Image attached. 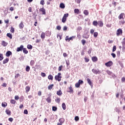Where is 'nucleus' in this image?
<instances>
[{"label": "nucleus", "mask_w": 125, "mask_h": 125, "mask_svg": "<svg viewBox=\"0 0 125 125\" xmlns=\"http://www.w3.org/2000/svg\"><path fill=\"white\" fill-rule=\"evenodd\" d=\"M61 79H62V76H61V73H59L58 75H56L55 76V79L56 81H58V82H61Z\"/></svg>", "instance_id": "f257e3e1"}, {"label": "nucleus", "mask_w": 125, "mask_h": 125, "mask_svg": "<svg viewBox=\"0 0 125 125\" xmlns=\"http://www.w3.org/2000/svg\"><path fill=\"white\" fill-rule=\"evenodd\" d=\"M116 35L117 37L119 36H122L123 35V30L121 28H119L117 31Z\"/></svg>", "instance_id": "f03ea898"}, {"label": "nucleus", "mask_w": 125, "mask_h": 125, "mask_svg": "<svg viewBox=\"0 0 125 125\" xmlns=\"http://www.w3.org/2000/svg\"><path fill=\"white\" fill-rule=\"evenodd\" d=\"M24 49V46L23 45H21L20 47L17 48V52H19L20 51H22Z\"/></svg>", "instance_id": "7ed1b4c3"}, {"label": "nucleus", "mask_w": 125, "mask_h": 125, "mask_svg": "<svg viewBox=\"0 0 125 125\" xmlns=\"http://www.w3.org/2000/svg\"><path fill=\"white\" fill-rule=\"evenodd\" d=\"M75 38H76V37H75V36H72L70 38H69V36H66L65 40L68 41V42H69L70 41H73V40H74V39H75Z\"/></svg>", "instance_id": "20e7f679"}, {"label": "nucleus", "mask_w": 125, "mask_h": 125, "mask_svg": "<svg viewBox=\"0 0 125 125\" xmlns=\"http://www.w3.org/2000/svg\"><path fill=\"white\" fill-rule=\"evenodd\" d=\"M105 65L106 67H111V66L113 65V62L112 61H109L107 62H106Z\"/></svg>", "instance_id": "39448f33"}, {"label": "nucleus", "mask_w": 125, "mask_h": 125, "mask_svg": "<svg viewBox=\"0 0 125 125\" xmlns=\"http://www.w3.org/2000/svg\"><path fill=\"white\" fill-rule=\"evenodd\" d=\"M73 88L71 86L67 89V92H69V93H73Z\"/></svg>", "instance_id": "423d86ee"}, {"label": "nucleus", "mask_w": 125, "mask_h": 125, "mask_svg": "<svg viewBox=\"0 0 125 125\" xmlns=\"http://www.w3.org/2000/svg\"><path fill=\"white\" fill-rule=\"evenodd\" d=\"M88 84H89V85H90V86H91V87H92L93 86V84H92V82H91V80H90V79H87L86 80Z\"/></svg>", "instance_id": "0eeeda50"}, {"label": "nucleus", "mask_w": 125, "mask_h": 125, "mask_svg": "<svg viewBox=\"0 0 125 125\" xmlns=\"http://www.w3.org/2000/svg\"><path fill=\"white\" fill-rule=\"evenodd\" d=\"M5 55L6 57H9L10 55H12V52L10 51H8L6 52Z\"/></svg>", "instance_id": "6e6552de"}, {"label": "nucleus", "mask_w": 125, "mask_h": 125, "mask_svg": "<svg viewBox=\"0 0 125 125\" xmlns=\"http://www.w3.org/2000/svg\"><path fill=\"white\" fill-rule=\"evenodd\" d=\"M92 72H93V73L94 74H95L96 75H97V74H99V70L98 69L97 70L96 69H93L92 70Z\"/></svg>", "instance_id": "1a4fd4ad"}, {"label": "nucleus", "mask_w": 125, "mask_h": 125, "mask_svg": "<svg viewBox=\"0 0 125 125\" xmlns=\"http://www.w3.org/2000/svg\"><path fill=\"white\" fill-rule=\"evenodd\" d=\"M83 38L84 39H88V38H89V35H88L87 33H85L83 35Z\"/></svg>", "instance_id": "9d476101"}, {"label": "nucleus", "mask_w": 125, "mask_h": 125, "mask_svg": "<svg viewBox=\"0 0 125 125\" xmlns=\"http://www.w3.org/2000/svg\"><path fill=\"white\" fill-rule=\"evenodd\" d=\"M57 95H59V96H61L63 93H62V91L61 90H59L57 91Z\"/></svg>", "instance_id": "9b49d317"}, {"label": "nucleus", "mask_w": 125, "mask_h": 125, "mask_svg": "<svg viewBox=\"0 0 125 125\" xmlns=\"http://www.w3.org/2000/svg\"><path fill=\"white\" fill-rule=\"evenodd\" d=\"M67 17H68V16H63L62 17V23H65V22H66V20H67Z\"/></svg>", "instance_id": "f8f14e48"}, {"label": "nucleus", "mask_w": 125, "mask_h": 125, "mask_svg": "<svg viewBox=\"0 0 125 125\" xmlns=\"http://www.w3.org/2000/svg\"><path fill=\"white\" fill-rule=\"evenodd\" d=\"M92 60L93 62H97V61H98V59L96 57H92Z\"/></svg>", "instance_id": "ddd939ff"}, {"label": "nucleus", "mask_w": 125, "mask_h": 125, "mask_svg": "<svg viewBox=\"0 0 125 125\" xmlns=\"http://www.w3.org/2000/svg\"><path fill=\"white\" fill-rule=\"evenodd\" d=\"M45 35H46V37H50V35H51V32L49 31H47L45 32Z\"/></svg>", "instance_id": "4468645a"}, {"label": "nucleus", "mask_w": 125, "mask_h": 125, "mask_svg": "<svg viewBox=\"0 0 125 125\" xmlns=\"http://www.w3.org/2000/svg\"><path fill=\"white\" fill-rule=\"evenodd\" d=\"M5 113L8 116H10V115H11V111L8 109H6Z\"/></svg>", "instance_id": "2eb2a0df"}, {"label": "nucleus", "mask_w": 125, "mask_h": 125, "mask_svg": "<svg viewBox=\"0 0 125 125\" xmlns=\"http://www.w3.org/2000/svg\"><path fill=\"white\" fill-rule=\"evenodd\" d=\"M40 11L42 12V14H45V9L43 8H41L40 9Z\"/></svg>", "instance_id": "dca6fc26"}, {"label": "nucleus", "mask_w": 125, "mask_h": 125, "mask_svg": "<svg viewBox=\"0 0 125 125\" xmlns=\"http://www.w3.org/2000/svg\"><path fill=\"white\" fill-rule=\"evenodd\" d=\"M19 27L20 29H23V28H24V24L23 23L22 21H21L19 24Z\"/></svg>", "instance_id": "f3484780"}, {"label": "nucleus", "mask_w": 125, "mask_h": 125, "mask_svg": "<svg viewBox=\"0 0 125 125\" xmlns=\"http://www.w3.org/2000/svg\"><path fill=\"white\" fill-rule=\"evenodd\" d=\"M98 25H99L100 27H103V22L102 21H99Z\"/></svg>", "instance_id": "a211bd4d"}, {"label": "nucleus", "mask_w": 125, "mask_h": 125, "mask_svg": "<svg viewBox=\"0 0 125 125\" xmlns=\"http://www.w3.org/2000/svg\"><path fill=\"white\" fill-rule=\"evenodd\" d=\"M9 61V59L6 58L3 61V64H6Z\"/></svg>", "instance_id": "6ab92c4d"}, {"label": "nucleus", "mask_w": 125, "mask_h": 125, "mask_svg": "<svg viewBox=\"0 0 125 125\" xmlns=\"http://www.w3.org/2000/svg\"><path fill=\"white\" fill-rule=\"evenodd\" d=\"M46 101L47 102H48V103H51V98L50 97V96L48 97L46 99Z\"/></svg>", "instance_id": "aec40b11"}, {"label": "nucleus", "mask_w": 125, "mask_h": 125, "mask_svg": "<svg viewBox=\"0 0 125 125\" xmlns=\"http://www.w3.org/2000/svg\"><path fill=\"white\" fill-rule=\"evenodd\" d=\"M22 50H23V53H24V54H28V50H27L26 48H23V49H22Z\"/></svg>", "instance_id": "412c9836"}, {"label": "nucleus", "mask_w": 125, "mask_h": 125, "mask_svg": "<svg viewBox=\"0 0 125 125\" xmlns=\"http://www.w3.org/2000/svg\"><path fill=\"white\" fill-rule=\"evenodd\" d=\"M83 13H84V15L87 16V15H88V14H89L88 10H84Z\"/></svg>", "instance_id": "4be33fe9"}, {"label": "nucleus", "mask_w": 125, "mask_h": 125, "mask_svg": "<svg viewBox=\"0 0 125 125\" xmlns=\"http://www.w3.org/2000/svg\"><path fill=\"white\" fill-rule=\"evenodd\" d=\"M83 28L81 26H78V27L77 29V33H80V32L82 30Z\"/></svg>", "instance_id": "5701e85b"}, {"label": "nucleus", "mask_w": 125, "mask_h": 125, "mask_svg": "<svg viewBox=\"0 0 125 125\" xmlns=\"http://www.w3.org/2000/svg\"><path fill=\"white\" fill-rule=\"evenodd\" d=\"M53 86H54V84H52L49 85L48 86V89H49V90L52 89V87H53Z\"/></svg>", "instance_id": "b1692460"}, {"label": "nucleus", "mask_w": 125, "mask_h": 125, "mask_svg": "<svg viewBox=\"0 0 125 125\" xmlns=\"http://www.w3.org/2000/svg\"><path fill=\"white\" fill-rule=\"evenodd\" d=\"M30 89H31V88L29 86H27L25 87V90L27 92H29L30 91Z\"/></svg>", "instance_id": "393cba45"}, {"label": "nucleus", "mask_w": 125, "mask_h": 125, "mask_svg": "<svg viewBox=\"0 0 125 125\" xmlns=\"http://www.w3.org/2000/svg\"><path fill=\"white\" fill-rule=\"evenodd\" d=\"M62 106L63 110H66V104H65V103H62Z\"/></svg>", "instance_id": "a878e982"}, {"label": "nucleus", "mask_w": 125, "mask_h": 125, "mask_svg": "<svg viewBox=\"0 0 125 125\" xmlns=\"http://www.w3.org/2000/svg\"><path fill=\"white\" fill-rule=\"evenodd\" d=\"M2 107H3V108H5L7 106V103H2L1 104Z\"/></svg>", "instance_id": "bb28decb"}, {"label": "nucleus", "mask_w": 125, "mask_h": 125, "mask_svg": "<svg viewBox=\"0 0 125 125\" xmlns=\"http://www.w3.org/2000/svg\"><path fill=\"white\" fill-rule=\"evenodd\" d=\"M60 8H65V4H64L63 3H61L60 4Z\"/></svg>", "instance_id": "cd10ccee"}, {"label": "nucleus", "mask_w": 125, "mask_h": 125, "mask_svg": "<svg viewBox=\"0 0 125 125\" xmlns=\"http://www.w3.org/2000/svg\"><path fill=\"white\" fill-rule=\"evenodd\" d=\"M45 38V33L42 32L41 34V39H44Z\"/></svg>", "instance_id": "c85d7f7f"}, {"label": "nucleus", "mask_w": 125, "mask_h": 125, "mask_svg": "<svg viewBox=\"0 0 125 125\" xmlns=\"http://www.w3.org/2000/svg\"><path fill=\"white\" fill-rule=\"evenodd\" d=\"M93 26H97L98 25V22L96 21H93Z\"/></svg>", "instance_id": "c756f323"}, {"label": "nucleus", "mask_w": 125, "mask_h": 125, "mask_svg": "<svg viewBox=\"0 0 125 125\" xmlns=\"http://www.w3.org/2000/svg\"><path fill=\"white\" fill-rule=\"evenodd\" d=\"M30 67L29 65H27L25 68L26 72H30Z\"/></svg>", "instance_id": "7c9ffc66"}, {"label": "nucleus", "mask_w": 125, "mask_h": 125, "mask_svg": "<svg viewBox=\"0 0 125 125\" xmlns=\"http://www.w3.org/2000/svg\"><path fill=\"white\" fill-rule=\"evenodd\" d=\"M59 122L61 124H63V123H64V122H65V119H64V118H60L59 119Z\"/></svg>", "instance_id": "2f4dec72"}, {"label": "nucleus", "mask_w": 125, "mask_h": 125, "mask_svg": "<svg viewBox=\"0 0 125 125\" xmlns=\"http://www.w3.org/2000/svg\"><path fill=\"white\" fill-rule=\"evenodd\" d=\"M48 80H50L51 81H52L53 80V76H52V75H49L48 76Z\"/></svg>", "instance_id": "473e14b6"}, {"label": "nucleus", "mask_w": 125, "mask_h": 125, "mask_svg": "<svg viewBox=\"0 0 125 125\" xmlns=\"http://www.w3.org/2000/svg\"><path fill=\"white\" fill-rule=\"evenodd\" d=\"M28 49H32L33 48V46L31 44H28L27 46Z\"/></svg>", "instance_id": "72a5a7b5"}, {"label": "nucleus", "mask_w": 125, "mask_h": 125, "mask_svg": "<svg viewBox=\"0 0 125 125\" xmlns=\"http://www.w3.org/2000/svg\"><path fill=\"white\" fill-rule=\"evenodd\" d=\"M74 13H77V14H79V13H80V10H79V9H75Z\"/></svg>", "instance_id": "f704fd0d"}, {"label": "nucleus", "mask_w": 125, "mask_h": 125, "mask_svg": "<svg viewBox=\"0 0 125 125\" xmlns=\"http://www.w3.org/2000/svg\"><path fill=\"white\" fill-rule=\"evenodd\" d=\"M55 102H56V103H60V98H57V99H55Z\"/></svg>", "instance_id": "c9c22d12"}, {"label": "nucleus", "mask_w": 125, "mask_h": 125, "mask_svg": "<svg viewBox=\"0 0 125 125\" xmlns=\"http://www.w3.org/2000/svg\"><path fill=\"white\" fill-rule=\"evenodd\" d=\"M2 45H3V46H6V45H7V43H6V42H5V41H2Z\"/></svg>", "instance_id": "e433bc0d"}, {"label": "nucleus", "mask_w": 125, "mask_h": 125, "mask_svg": "<svg viewBox=\"0 0 125 125\" xmlns=\"http://www.w3.org/2000/svg\"><path fill=\"white\" fill-rule=\"evenodd\" d=\"M7 37L9 38V39H12V35H11V34L10 33H7Z\"/></svg>", "instance_id": "4c0bfd02"}, {"label": "nucleus", "mask_w": 125, "mask_h": 125, "mask_svg": "<svg viewBox=\"0 0 125 125\" xmlns=\"http://www.w3.org/2000/svg\"><path fill=\"white\" fill-rule=\"evenodd\" d=\"M10 103L11 104H16V101L15 100H11Z\"/></svg>", "instance_id": "58836bf2"}, {"label": "nucleus", "mask_w": 125, "mask_h": 125, "mask_svg": "<svg viewBox=\"0 0 125 125\" xmlns=\"http://www.w3.org/2000/svg\"><path fill=\"white\" fill-rule=\"evenodd\" d=\"M34 64H35V61L34 60H31L30 61V66H33L34 65Z\"/></svg>", "instance_id": "ea45409f"}, {"label": "nucleus", "mask_w": 125, "mask_h": 125, "mask_svg": "<svg viewBox=\"0 0 125 125\" xmlns=\"http://www.w3.org/2000/svg\"><path fill=\"white\" fill-rule=\"evenodd\" d=\"M52 111H54L55 112L56 111H57V107L53 106H52Z\"/></svg>", "instance_id": "a19ab883"}, {"label": "nucleus", "mask_w": 125, "mask_h": 125, "mask_svg": "<svg viewBox=\"0 0 125 125\" xmlns=\"http://www.w3.org/2000/svg\"><path fill=\"white\" fill-rule=\"evenodd\" d=\"M81 42L82 43V44L83 45H84V44H85V42H86V41H85V40L83 39L81 41Z\"/></svg>", "instance_id": "79ce46f5"}, {"label": "nucleus", "mask_w": 125, "mask_h": 125, "mask_svg": "<svg viewBox=\"0 0 125 125\" xmlns=\"http://www.w3.org/2000/svg\"><path fill=\"white\" fill-rule=\"evenodd\" d=\"M116 49H117V47L116 46V45L113 46V49H112V52H115Z\"/></svg>", "instance_id": "37998d69"}, {"label": "nucleus", "mask_w": 125, "mask_h": 125, "mask_svg": "<svg viewBox=\"0 0 125 125\" xmlns=\"http://www.w3.org/2000/svg\"><path fill=\"white\" fill-rule=\"evenodd\" d=\"M106 73H107V75H109V76H111V75H112V74H113V73L112 72L110 71L109 70H107Z\"/></svg>", "instance_id": "c03bdc74"}, {"label": "nucleus", "mask_w": 125, "mask_h": 125, "mask_svg": "<svg viewBox=\"0 0 125 125\" xmlns=\"http://www.w3.org/2000/svg\"><path fill=\"white\" fill-rule=\"evenodd\" d=\"M3 59V55L2 54H0V61H1Z\"/></svg>", "instance_id": "a18cd8bd"}, {"label": "nucleus", "mask_w": 125, "mask_h": 125, "mask_svg": "<svg viewBox=\"0 0 125 125\" xmlns=\"http://www.w3.org/2000/svg\"><path fill=\"white\" fill-rule=\"evenodd\" d=\"M98 36V32H94V38H97Z\"/></svg>", "instance_id": "49530a36"}, {"label": "nucleus", "mask_w": 125, "mask_h": 125, "mask_svg": "<svg viewBox=\"0 0 125 125\" xmlns=\"http://www.w3.org/2000/svg\"><path fill=\"white\" fill-rule=\"evenodd\" d=\"M80 118H79V116H75V121H76V122H78V121H79Z\"/></svg>", "instance_id": "de8ad7c7"}, {"label": "nucleus", "mask_w": 125, "mask_h": 125, "mask_svg": "<svg viewBox=\"0 0 125 125\" xmlns=\"http://www.w3.org/2000/svg\"><path fill=\"white\" fill-rule=\"evenodd\" d=\"M78 83L80 84H83V80H79L78 81Z\"/></svg>", "instance_id": "09e8293b"}, {"label": "nucleus", "mask_w": 125, "mask_h": 125, "mask_svg": "<svg viewBox=\"0 0 125 125\" xmlns=\"http://www.w3.org/2000/svg\"><path fill=\"white\" fill-rule=\"evenodd\" d=\"M19 77H20V74H19V73L16 74L15 76V79H18V78Z\"/></svg>", "instance_id": "8fccbe9b"}, {"label": "nucleus", "mask_w": 125, "mask_h": 125, "mask_svg": "<svg viewBox=\"0 0 125 125\" xmlns=\"http://www.w3.org/2000/svg\"><path fill=\"white\" fill-rule=\"evenodd\" d=\"M15 29H14V28H13V27H11V30H10V32H11V33H14V32H15Z\"/></svg>", "instance_id": "3c124183"}, {"label": "nucleus", "mask_w": 125, "mask_h": 125, "mask_svg": "<svg viewBox=\"0 0 125 125\" xmlns=\"http://www.w3.org/2000/svg\"><path fill=\"white\" fill-rule=\"evenodd\" d=\"M80 85H81V84L79 83L75 84L76 87H80Z\"/></svg>", "instance_id": "603ef678"}, {"label": "nucleus", "mask_w": 125, "mask_h": 125, "mask_svg": "<svg viewBox=\"0 0 125 125\" xmlns=\"http://www.w3.org/2000/svg\"><path fill=\"white\" fill-rule=\"evenodd\" d=\"M111 55L112 56L113 58H116V54L112 53L111 54Z\"/></svg>", "instance_id": "864d4df0"}, {"label": "nucleus", "mask_w": 125, "mask_h": 125, "mask_svg": "<svg viewBox=\"0 0 125 125\" xmlns=\"http://www.w3.org/2000/svg\"><path fill=\"white\" fill-rule=\"evenodd\" d=\"M119 64L122 68L124 67V64H123V62H119Z\"/></svg>", "instance_id": "5fc2aeb1"}, {"label": "nucleus", "mask_w": 125, "mask_h": 125, "mask_svg": "<svg viewBox=\"0 0 125 125\" xmlns=\"http://www.w3.org/2000/svg\"><path fill=\"white\" fill-rule=\"evenodd\" d=\"M23 113L25 115H28V110L25 109L23 111Z\"/></svg>", "instance_id": "6e6d98bb"}, {"label": "nucleus", "mask_w": 125, "mask_h": 125, "mask_svg": "<svg viewBox=\"0 0 125 125\" xmlns=\"http://www.w3.org/2000/svg\"><path fill=\"white\" fill-rule=\"evenodd\" d=\"M91 51H92V48H90L89 49L88 51V54H90L91 53Z\"/></svg>", "instance_id": "4d7b16f0"}, {"label": "nucleus", "mask_w": 125, "mask_h": 125, "mask_svg": "<svg viewBox=\"0 0 125 125\" xmlns=\"http://www.w3.org/2000/svg\"><path fill=\"white\" fill-rule=\"evenodd\" d=\"M41 76L42 77H43V78H44V77H45V76H46V74H45V73H44L42 72Z\"/></svg>", "instance_id": "13d9d810"}, {"label": "nucleus", "mask_w": 125, "mask_h": 125, "mask_svg": "<svg viewBox=\"0 0 125 125\" xmlns=\"http://www.w3.org/2000/svg\"><path fill=\"white\" fill-rule=\"evenodd\" d=\"M122 45H125V38L123 39V41L122 42Z\"/></svg>", "instance_id": "bf43d9fd"}, {"label": "nucleus", "mask_w": 125, "mask_h": 125, "mask_svg": "<svg viewBox=\"0 0 125 125\" xmlns=\"http://www.w3.org/2000/svg\"><path fill=\"white\" fill-rule=\"evenodd\" d=\"M57 30H58V31H60V30H61V26H60V25L57 26Z\"/></svg>", "instance_id": "052dcab7"}, {"label": "nucleus", "mask_w": 125, "mask_h": 125, "mask_svg": "<svg viewBox=\"0 0 125 125\" xmlns=\"http://www.w3.org/2000/svg\"><path fill=\"white\" fill-rule=\"evenodd\" d=\"M40 4L43 5V4H44V0H41L40 2Z\"/></svg>", "instance_id": "680f3d73"}, {"label": "nucleus", "mask_w": 125, "mask_h": 125, "mask_svg": "<svg viewBox=\"0 0 125 125\" xmlns=\"http://www.w3.org/2000/svg\"><path fill=\"white\" fill-rule=\"evenodd\" d=\"M66 64L67 66H69V65H70V61H69V60L66 61Z\"/></svg>", "instance_id": "e2e57ef3"}, {"label": "nucleus", "mask_w": 125, "mask_h": 125, "mask_svg": "<svg viewBox=\"0 0 125 125\" xmlns=\"http://www.w3.org/2000/svg\"><path fill=\"white\" fill-rule=\"evenodd\" d=\"M122 50L125 51V45H122Z\"/></svg>", "instance_id": "0e129e2a"}, {"label": "nucleus", "mask_w": 125, "mask_h": 125, "mask_svg": "<svg viewBox=\"0 0 125 125\" xmlns=\"http://www.w3.org/2000/svg\"><path fill=\"white\" fill-rule=\"evenodd\" d=\"M67 29H68V27H67L66 26H64L63 28V31H67Z\"/></svg>", "instance_id": "69168bd1"}, {"label": "nucleus", "mask_w": 125, "mask_h": 125, "mask_svg": "<svg viewBox=\"0 0 125 125\" xmlns=\"http://www.w3.org/2000/svg\"><path fill=\"white\" fill-rule=\"evenodd\" d=\"M84 60L85 62H88L89 61V59L87 58H84Z\"/></svg>", "instance_id": "338daca9"}, {"label": "nucleus", "mask_w": 125, "mask_h": 125, "mask_svg": "<svg viewBox=\"0 0 125 125\" xmlns=\"http://www.w3.org/2000/svg\"><path fill=\"white\" fill-rule=\"evenodd\" d=\"M15 100H18L19 99V96H15Z\"/></svg>", "instance_id": "774afa93"}]
</instances>
